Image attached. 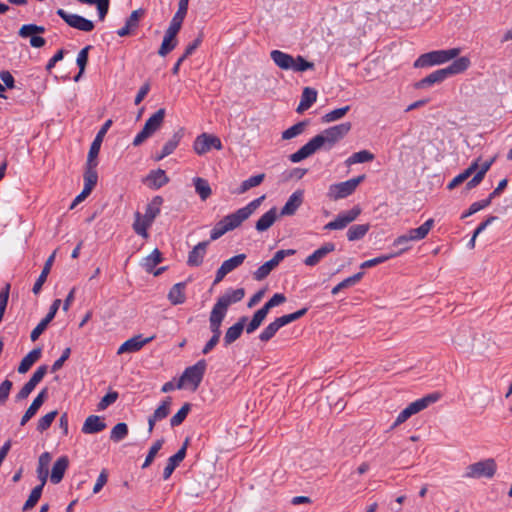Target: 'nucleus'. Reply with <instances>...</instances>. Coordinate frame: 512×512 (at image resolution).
I'll return each mask as SVG.
<instances>
[{
  "label": "nucleus",
  "instance_id": "f257e3e1",
  "mask_svg": "<svg viewBox=\"0 0 512 512\" xmlns=\"http://www.w3.org/2000/svg\"><path fill=\"white\" fill-rule=\"evenodd\" d=\"M351 130V123L345 122L339 125L325 129L320 134L314 136L298 151L291 154L289 159L293 163H298L320 149H331L337 142L343 139Z\"/></svg>",
  "mask_w": 512,
  "mask_h": 512
},
{
  "label": "nucleus",
  "instance_id": "f03ea898",
  "mask_svg": "<svg viewBox=\"0 0 512 512\" xmlns=\"http://www.w3.org/2000/svg\"><path fill=\"white\" fill-rule=\"evenodd\" d=\"M264 199L265 195H262L251 201L245 207H242L235 211L234 213H231L223 217L219 222L215 224V226L211 230L210 239L213 241L217 240L225 233L239 227L245 220H247L253 214V212L261 205Z\"/></svg>",
  "mask_w": 512,
  "mask_h": 512
},
{
  "label": "nucleus",
  "instance_id": "7ed1b4c3",
  "mask_svg": "<svg viewBox=\"0 0 512 512\" xmlns=\"http://www.w3.org/2000/svg\"><path fill=\"white\" fill-rule=\"evenodd\" d=\"M244 296V289L238 288L235 290L227 291L224 295L218 298L217 302L211 310L209 317L210 330L213 333L212 336L220 337V327L227 314L228 307L233 303L240 302Z\"/></svg>",
  "mask_w": 512,
  "mask_h": 512
},
{
  "label": "nucleus",
  "instance_id": "20e7f679",
  "mask_svg": "<svg viewBox=\"0 0 512 512\" xmlns=\"http://www.w3.org/2000/svg\"><path fill=\"white\" fill-rule=\"evenodd\" d=\"M470 59L468 57H460L454 60L448 67L436 70L424 77L415 84V88L422 89L436 83H441L452 75L460 74L468 69Z\"/></svg>",
  "mask_w": 512,
  "mask_h": 512
},
{
  "label": "nucleus",
  "instance_id": "39448f33",
  "mask_svg": "<svg viewBox=\"0 0 512 512\" xmlns=\"http://www.w3.org/2000/svg\"><path fill=\"white\" fill-rule=\"evenodd\" d=\"M274 63L283 70H293L295 72H303L314 68V63L307 61L302 56H293L280 50H273L270 53Z\"/></svg>",
  "mask_w": 512,
  "mask_h": 512
},
{
  "label": "nucleus",
  "instance_id": "423d86ee",
  "mask_svg": "<svg viewBox=\"0 0 512 512\" xmlns=\"http://www.w3.org/2000/svg\"><path fill=\"white\" fill-rule=\"evenodd\" d=\"M459 54V48L431 51L419 56L418 59L414 62V67L424 68L434 65H440L456 58Z\"/></svg>",
  "mask_w": 512,
  "mask_h": 512
},
{
  "label": "nucleus",
  "instance_id": "0eeeda50",
  "mask_svg": "<svg viewBox=\"0 0 512 512\" xmlns=\"http://www.w3.org/2000/svg\"><path fill=\"white\" fill-rule=\"evenodd\" d=\"M165 113V109L160 108L146 120L144 127L133 140L134 146L141 145L146 139L151 137L156 131L160 129L164 122Z\"/></svg>",
  "mask_w": 512,
  "mask_h": 512
},
{
  "label": "nucleus",
  "instance_id": "6e6552de",
  "mask_svg": "<svg viewBox=\"0 0 512 512\" xmlns=\"http://www.w3.org/2000/svg\"><path fill=\"white\" fill-rule=\"evenodd\" d=\"M306 313L307 308H302L294 313L283 315L275 319L261 332V334L259 335L260 340L264 342L269 341L271 338L274 337V335L281 327L300 319Z\"/></svg>",
  "mask_w": 512,
  "mask_h": 512
},
{
  "label": "nucleus",
  "instance_id": "1a4fd4ad",
  "mask_svg": "<svg viewBox=\"0 0 512 512\" xmlns=\"http://www.w3.org/2000/svg\"><path fill=\"white\" fill-rule=\"evenodd\" d=\"M497 471V464L493 458L481 460L466 467L464 477L470 479L492 478Z\"/></svg>",
  "mask_w": 512,
  "mask_h": 512
},
{
  "label": "nucleus",
  "instance_id": "9d476101",
  "mask_svg": "<svg viewBox=\"0 0 512 512\" xmlns=\"http://www.w3.org/2000/svg\"><path fill=\"white\" fill-rule=\"evenodd\" d=\"M365 179V175L349 179L344 182L332 184L329 186L327 196L331 200H339L350 196L358 187V185Z\"/></svg>",
  "mask_w": 512,
  "mask_h": 512
},
{
  "label": "nucleus",
  "instance_id": "9b49d317",
  "mask_svg": "<svg viewBox=\"0 0 512 512\" xmlns=\"http://www.w3.org/2000/svg\"><path fill=\"white\" fill-rule=\"evenodd\" d=\"M56 13L72 28L83 32H90L94 29V23L80 15L70 14L64 9H58Z\"/></svg>",
  "mask_w": 512,
  "mask_h": 512
},
{
  "label": "nucleus",
  "instance_id": "f8f14e48",
  "mask_svg": "<svg viewBox=\"0 0 512 512\" xmlns=\"http://www.w3.org/2000/svg\"><path fill=\"white\" fill-rule=\"evenodd\" d=\"M45 32V27L36 24H25L19 29V36L22 38L30 37V45L34 48H41L45 45L46 41L38 34Z\"/></svg>",
  "mask_w": 512,
  "mask_h": 512
},
{
  "label": "nucleus",
  "instance_id": "ddd939ff",
  "mask_svg": "<svg viewBox=\"0 0 512 512\" xmlns=\"http://www.w3.org/2000/svg\"><path fill=\"white\" fill-rule=\"evenodd\" d=\"M211 148L221 150L222 143L218 137L207 133L199 135L193 144V149L198 155L207 153Z\"/></svg>",
  "mask_w": 512,
  "mask_h": 512
},
{
  "label": "nucleus",
  "instance_id": "4468645a",
  "mask_svg": "<svg viewBox=\"0 0 512 512\" xmlns=\"http://www.w3.org/2000/svg\"><path fill=\"white\" fill-rule=\"evenodd\" d=\"M206 363L204 360L198 361L195 365L185 369L179 379L178 384H200L202 381Z\"/></svg>",
  "mask_w": 512,
  "mask_h": 512
},
{
  "label": "nucleus",
  "instance_id": "2eb2a0df",
  "mask_svg": "<svg viewBox=\"0 0 512 512\" xmlns=\"http://www.w3.org/2000/svg\"><path fill=\"white\" fill-rule=\"evenodd\" d=\"M245 259L246 255L242 253L225 260L216 271L214 284L221 282L228 273L242 265Z\"/></svg>",
  "mask_w": 512,
  "mask_h": 512
},
{
  "label": "nucleus",
  "instance_id": "dca6fc26",
  "mask_svg": "<svg viewBox=\"0 0 512 512\" xmlns=\"http://www.w3.org/2000/svg\"><path fill=\"white\" fill-rule=\"evenodd\" d=\"M188 444H189V439L187 438L184 441L182 447L173 456H171L168 459L167 465L163 471V479L164 480H167L172 475V473L174 472L176 467L184 460V458L186 456Z\"/></svg>",
  "mask_w": 512,
  "mask_h": 512
},
{
  "label": "nucleus",
  "instance_id": "f3484780",
  "mask_svg": "<svg viewBox=\"0 0 512 512\" xmlns=\"http://www.w3.org/2000/svg\"><path fill=\"white\" fill-rule=\"evenodd\" d=\"M441 397L442 394L440 392H432L415 400L414 402H411L407 407L410 409L411 413L415 415L429 407L431 404L436 403Z\"/></svg>",
  "mask_w": 512,
  "mask_h": 512
},
{
  "label": "nucleus",
  "instance_id": "a211bd4d",
  "mask_svg": "<svg viewBox=\"0 0 512 512\" xmlns=\"http://www.w3.org/2000/svg\"><path fill=\"white\" fill-rule=\"evenodd\" d=\"M441 397L442 394L440 392H432L415 400L414 402H411L407 407L410 409L411 413L415 415L429 407L431 404L436 403Z\"/></svg>",
  "mask_w": 512,
  "mask_h": 512
},
{
  "label": "nucleus",
  "instance_id": "6ab92c4d",
  "mask_svg": "<svg viewBox=\"0 0 512 512\" xmlns=\"http://www.w3.org/2000/svg\"><path fill=\"white\" fill-rule=\"evenodd\" d=\"M97 159H91L87 157L86 169L84 173V188L92 192L98 181L97 174Z\"/></svg>",
  "mask_w": 512,
  "mask_h": 512
},
{
  "label": "nucleus",
  "instance_id": "aec40b11",
  "mask_svg": "<svg viewBox=\"0 0 512 512\" xmlns=\"http://www.w3.org/2000/svg\"><path fill=\"white\" fill-rule=\"evenodd\" d=\"M106 426L107 425L102 417L98 415H90L85 419L81 431L84 434H96L103 431Z\"/></svg>",
  "mask_w": 512,
  "mask_h": 512
},
{
  "label": "nucleus",
  "instance_id": "412c9836",
  "mask_svg": "<svg viewBox=\"0 0 512 512\" xmlns=\"http://www.w3.org/2000/svg\"><path fill=\"white\" fill-rule=\"evenodd\" d=\"M336 246L332 242H326L320 248L315 250L311 255L306 257L304 260L305 265L307 266H315L317 265L324 257H326L329 253L335 251Z\"/></svg>",
  "mask_w": 512,
  "mask_h": 512
},
{
  "label": "nucleus",
  "instance_id": "4be33fe9",
  "mask_svg": "<svg viewBox=\"0 0 512 512\" xmlns=\"http://www.w3.org/2000/svg\"><path fill=\"white\" fill-rule=\"evenodd\" d=\"M153 337L143 338L141 335L134 336L126 340L119 348L118 354L136 352L140 350L145 344L149 343Z\"/></svg>",
  "mask_w": 512,
  "mask_h": 512
},
{
  "label": "nucleus",
  "instance_id": "5701e85b",
  "mask_svg": "<svg viewBox=\"0 0 512 512\" xmlns=\"http://www.w3.org/2000/svg\"><path fill=\"white\" fill-rule=\"evenodd\" d=\"M303 202V191L297 190L289 197L285 205L282 207L281 216H292Z\"/></svg>",
  "mask_w": 512,
  "mask_h": 512
},
{
  "label": "nucleus",
  "instance_id": "b1692460",
  "mask_svg": "<svg viewBox=\"0 0 512 512\" xmlns=\"http://www.w3.org/2000/svg\"><path fill=\"white\" fill-rule=\"evenodd\" d=\"M111 125H112V120L111 119H108L102 125V127L98 131L95 139L93 140V142H92V144L90 146V149H89V152H88V158L97 159V156H98L100 148H101V144L103 142V138L106 135V133L109 130V128L111 127Z\"/></svg>",
  "mask_w": 512,
  "mask_h": 512
},
{
  "label": "nucleus",
  "instance_id": "393cba45",
  "mask_svg": "<svg viewBox=\"0 0 512 512\" xmlns=\"http://www.w3.org/2000/svg\"><path fill=\"white\" fill-rule=\"evenodd\" d=\"M209 241L198 243L188 254L187 264L191 267H198L203 263Z\"/></svg>",
  "mask_w": 512,
  "mask_h": 512
},
{
  "label": "nucleus",
  "instance_id": "a878e982",
  "mask_svg": "<svg viewBox=\"0 0 512 512\" xmlns=\"http://www.w3.org/2000/svg\"><path fill=\"white\" fill-rule=\"evenodd\" d=\"M69 466V459L67 456L59 457L53 464L50 481L53 484H58L62 481L64 474Z\"/></svg>",
  "mask_w": 512,
  "mask_h": 512
},
{
  "label": "nucleus",
  "instance_id": "bb28decb",
  "mask_svg": "<svg viewBox=\"0 0 512 512\" xmlns=\"http://www.w3.org/2000/svg\"><path fill=\"white\" fill-rule=\"evenodd\" d=\"M143 13H144V11L142 9H137V10L132 11L130 16L126 20L124 27H122L121 29H119L117 31L118 36L125 37V36L130 35L131 32L134 31L138 27L139 20H140L141 16L143 15Z\"/></svg>",
  "mask_w": 512,
  "mask_h": 512
},
{
  "label": "nucleus",
  "instance_id": "cd10ccee",
  "mask_svg": "<svg viewBox=\"0 0 512 512\" xmlns=\"http://www.w3.org/2000/svg\"><path fill=\"white\" fill-rule=\"evenodd\" d=\"M47 397V389L44 388L38 396L33 400L29 408L26 410L24 415L21 418L20 424L25 425L39 410V408L43 405L45 399Z\"/></svg>",
  "mask_w": 512,
  "mask_h": 512
},
{
  "label": "nucleus",
  "instance_id": "c85d7f7f",
  "mask_svg": "<svg viewBox=\"0 0 512 512\" xmlns=\"http://www.w3.org/2000/svg\"><path fill=\"white\" fill-rule=\"evenodd\" d=\"M55 255H56V251H54L49 257L48 259L46 260L45 264H44V267L38 277V279L36 280L33 288H32V292L37 295L39 294V292L41 291L42 289V286L44 285V283L46 282L47 280V277L51 271V267L53 265V262H54V259H55Z\"/></svg>",
  "mask_w": 512,
  "mask_h": 512
},
{
  "label": "nucleus",
  "instance_id": "c756f323",
  "mask_svg": "<svg viewBox=\"0 0 512 512\" xmlns=\"http://www.w3.org/2000/svg\"><path fill=\"white\" fill-rule=\"evenodd\" d=\"M479 158L473 161L468 168H466L462 173L454 177L447 185L448 190L455 189L458 185L462 184L466 181L479 167Z\"/></svg>",
  "mask_w": 512,
  "mask_h": 512
},
{
  "label": "nucleus",
  "instance_id": "7c9ffc66",
  "mask_svg": "<svg viewBox=\"0 0 512 512\" xmlns=\"http://www.w3.org/2000/svg\"><path fill=\"white\" fill-rule=\"evenodd\" d=\"M246 320V317H241L237 323L227 329L224 335L225 346L232 344L241 336Z\"/></svg>",
  "mask_w": 512,
  "mask_h": 512
},
{
  "label": "nucleus",
  "instance_id": "2f4dec72",
  "mask_svg": "<svg viewBox=\"0 0 512 512\" xmlns=\"http://www.w3.org/2000/svg\"><path fill=\"white\" fill-rule=\"evenodd\" d=\"M278 214L275 207L263 214L255 224L258 232L267 231L277 220Z\"/></svg>",
  "mask_w": 512,
  "mask_h": 512
},
{
  "label": "nucleus",
  "instance_id": "473e14b6",
  "mask_svg": "<svg viewBox=\"0 0 512 512\" xmlns=\"http://www.w3.org/2000/svg\"><path fill=\"white\" fill-rule=\"evenodd\" d=\"M316 99H317V91L313 88L305 87L303 89V92L301 95V100H300V103H299L296 111L298 113L304 112L305 110L309 109L312 106V104L316 101Z\"/></svg>",
  "mask_w": 512,
  "mask_h": 512
},
{
  "label": "nucleus",
  "instance_id": "72a5a7b5",
  "mask_svg": "<svg viewBox=\"0 0 512 512\" xmlns=\"http://www.w3.org/2000/svg\"><path fill=\"white\" fill-rule=\"evenodd\" d=\"M433 225H434V220L428 219L420 227L410 229L406 235L408 236L410 241L422 240L428 235V233L432 229Z\"/></svg>",
  "mask_w": 512,
  "mask_h": 512
},
{
  "label": "nucleus",
  "instance_id": "f704fd0d",
  "mask_svg": "<svg viewBox=\"0 0 512 512\" xmlns=\"http://www.w3.org/2000/svg\"><path fill=\"white\" fill-rule=\"evenodd\" d=\"M185 288L186 284L184 282L176 283L172 286L168 293V299L173 305H179L185 302Z\"/></svg>",
  "mask_w": 512,
  "mask_h": 512
},
{
  "label": "nucleus",
  "instance_id": "c9c22d12",
  "mask_svg": "<svg viewBox=\"0 0 512 512\" xmlns=\"http://www.w3.org/2000/svg\"><path fill=\"white\" fill-rule=\"evenodd\" d=\"M181 138H182V133L181 132L174 133L172 138L169 139L164 144L161 153L155 156V160L156 161H160L163 158H165V157L169 156L170 154H172L175 151V149L177 148Z\"/></svg>",
  "mask_w": 512,
  "mask_h": 512
},
{
  "label": "nucleus",
  "instance_id": "e433bc0d",
  "mask_svg": "<svg viewBox=\"0 0 512 512\" xmlns=\"http://www.w3.org/2000/svg\"><path fill=\"white\" fill-rule=\"evenodd\" d=\"M41 348H34L31 350L20 362L18 372L21 374L26 373L32 365L41 357Z\"/></svg>",
  "mask_w": 512,
  "mask_h": 512
},
{
  "label": "nucleus",
  "instance_id": "4c0bfd02",
  "mask_svg": "<svg viewBox=\"0 0 512 512\" xmlns=\"http://www.w3.org/2000/svg\"><path fill=\"white\" fill-rule=\"evenodd\" d=\"M163 204V198L161 196H155L147 204L145 214L143 215L147 221L154 222L155 218L159 215L161 206Z\"/></svg>",
  "mask_w": 512,
  "mask_h": 512
},
{
  "label": "nucleus",
  "instance_id": "58836bf2",
  "mask_svg": "<svg viewBox=\"0 0 512 512\" xmlns=\"http://www.w3.org/2000/svg\"><path fill=\"white\" fill-rule=\"evenodd\" d=\"M51 461V455L48 452H44L40 455L38 460L37 474L42 485H45L48 478V466Z\"/></svg>",
  "mask_w": 512,
  "mask_h": 512
},
{
  "label": "nucleus",
  "instance_id": "ea45409f",
  "mask_svg": "<svg viewBox=\"0 0 512 512\" xmlns=\"http://www.w3.org/2000/svg\"><path fill=\"white\" fill-rule=\"evenodd\" d=\"M149 186L158 189L169 182V178L162 169L153 170L147 176Z\"/></svg>",
  "mask_w": 512,
  "mask_h": 512
},
{
  "label": "nucleus",
  "instance_id": "a19ab883",
  "mask_svg": "<svg viewBox=\"0 0 512 512\" xmlns=\"http://www.w3.org/2000/svg\"><path fill=\"white\" fill-rule=\"evenodd\" d=\"M135 221L133 223V229L134 231L142 236L143 238L147 239L149 234L147 232L148 228L152 225L151 221H147V219L141 215L139 212L135 213Z\"/></svg>",
  "mask_w": 512,
  "mask_h": 512
},
{
  "label": "nucleus",
  "instance_id": "79ce46f5",
  "mask_svg": "<svg viewBox=\"0 0 512 512\" xmlns=\"http://www.w3.org/2000/svg\"><path fill=\"white\" fill-rule=\"evenodd\" d=\"M195 190L197 194L200 196L201 200L205 201L208 199L211 194L212 190L211 187L206 179H203L201 177H196L193 179Z\"/></svg>",
  "mask_w": 512,
  "mask_h": 512
},
{
  "label": "nucleus",
  "instance_id": "37998d69",
  "mask_svg": "<svg viewBox=\"0 0 512 512\" xmlns=\"http://www.w3.org/2000/svg\"><path fill=\"white\" fill-rule=\"evenodd\" d=\"M162 261V254L159 249L155 248L143 260V267L148 273H152L154 268Z\"/></svg>",
  "mask_w": 512,
  "mask_h": 512
},
{
  "label": "nucleus",
  "instance_id": "c03bdc74",
  "mask_svg": "<svg viewBox=\"0 0 512 512\" xmlns=\"http://www.w3.org/2000/svg\"><path fill=\"white\" fill-rule=\"evenodd\" d=\"M369 224H357L353 225L348 229L347 238L349 241H356L363 238L369 231Z\"/></svg>",
  "mask_w": 512,
  "mask_h": 512
},
{
  "label": "nucleus",
  "instance_id": "a18cd8bd",
  "mask_svg": "<svg viewBox=\"0 0 512 512\" xmlns=\"http://www.w3.org/2000/svg\"><path fill=\"white\" fill-rule=\"evenodd\" d=\"M374 159V154L369 152L368 150H361L352 154L347 160L346 165L350 166L357 163H365L370 162Z\"/></svg>",
  "mask_w": 512,
  "mask_h": 512
},
{
  "label": "nucleus",
  "instance_id": "49530a36",
  "mask_svg": "<svg viewBox=\"0 0 512 512\" xmlns=\"http://www.w3.org/2000/svg\"><path fill=\"white\" fill-rule=\"evenodd\" d=\"M308 125L307 121H301L282 132L283 140H290L302 134Z\"/></svg>",
  "mask_w": 512,
  "mask_h": 512
},
{
  "label": "nucleus",
  "instance_id": "de8ad7c7",
  "mask_svg": "<svg viewBox=\"0 0 512 512\" xmlns=\"http://www.w3.org/2000/svg\"><path fill=\"white\" fill-rule=\"evenodd\" d=\"M128 432V425L124 422H119L112 428L110 433V439L116 443L120 442L127 437Z\"/></svg>",
  "mask_w": 512,
  "mask_h": 512
},
{
  "label": "nucleus",
  "instance_id": "09e8293b",
  "mask_svg": "<svg viewBox=\"0 0 512 512\" xmlns=\"http://www.w3.org/2000/svg\"><path fill=\"white\" fill-rule=\"evenodd\" d=\"M264 178L265 174L261 173L244 180L238 189V194H243L247 192L249 189L260 185L263 182Z\"/></svg>",
  "mask_w": 512,
  "mask_h": 512
},
{
  "label": "nucleus",
  "instance_id": "8fccbe9b",
  "mask_svg": "<svg viewBox=\"0 0 512 512\" xmlns=\"http://www.w3.org/2000/svg\"><path fill=\"white\" fill-rule=\"evenodd\" d=\"M364 273L363 272H358L356 274H354L353 276H350L346 279H344L343 281H341L340 283H338L331 291V293L333 295H336L339 291H341L342 289H345V288H348L350 286H353L355 285L356 283H358L362 277H363Z\"/></svg>",
  "mask_w": 512,
  "mask_h": 512
},
{
  "label": "nucleus",
  "instance_id": "3c124183",
  "mask_svg": "<svg viewBox=\"0 0 512 512\" xmlns=\"http://www.w3.org/2000/svg\"><path fill=\"white\" fill-rule=\"evenodd\" d=\"M91 49V46L88 45L86 47H84L83 49L80 50V52L78 53V56H77V59H76V63L79 67V72L78 74L74 77V81H79L80 77L82 76L84 70H85V67L87 65V62H88V52L89 50Z\"/></svg>",
  "mask_w": 512,
  "mask_h": 512
},
{
  "label": "nucleus",
  "instance_id": "603ef678",
  "mask_svg": "<svg viewBox=\"0 0 512 512\" xmlns=\"http://www.w3.org/2000/svg\"><path fill=\"white\" fill-rule=\"evenodd\" d=\"M43 487H44V485L39 484L32 489L28 499L26 500V502L23 505V508H22L23 511H27V510L33 508L37 504V502L39 501V499L42 495Z\"/></svg>",
  "mask_w": 512,
  "mask_h": 512
},
{
  "label": "nucleus",
  "instance_id": "864d4df0",
  "mask_svg": "<svg viewBox=\"0 0 512 512\" xmlns=\"http://www.w3.org/2000/svg\"><path fill=\"white\" fill-rule=\"evenodd\" d=\"M176 45H177L176 37L165 34L162 44L158 50V54L161 57H165L176 47Z\"/></svg>",
  "mask_w": 512,
  "mask_h": 512
},
{
  "label": "nucleus",
  "instance_id": "5fc2aeb1",
  "mask_svg": "<svg viewBox=\"0 0 512 512\" xmlns=\"http://www.w3.org/2000/svg\"><path fill=\"white\" fill-rule=\"evenodd\" d=\"M350 110V107L349 106H345V107H341V108H337L335 110H332L328 113H326L323 117H322V123H330V122H334L336 120H339L341 118H343L347 112Z\"/></svg>",
  "mask_w": 512,
  "mask_h": 512
},
{
  "label": "nucleus",
  "instance_id": "6e6d98bb",
  "mask_svg": "<svg viewBox=\"0 0 512 512\" xmlns=\"http://www.w3.org/2000/svg\"><path fill=\"white\" fill-rule=\"evenodd\" d=\"M191 409V405L189 403H185L178 412L172 416L170 419V425L172 427L179 426L183 423V421L186 419L189 411Z\"/></svg>",
  "mask_w": 512,
  "mask_h": 512
},
{
  "label": "nucleus",
  "instance_id": "4d7b16f0",
  "mask_svg": "<svg viewBox=\"0 0 512 512\" xmlns=\"http://www.w3.org/2000/svg\"><path fill=\"white\" fill-rule=\"evenodd\" d=\"M163 443H164V439H159L153 443V445L150 447L149 452L145 458L142 468H147L148 466L151 465L155 456L157 455L159 450L162 448Z\"/></svg>",
  "mask_w": 512,
  "mask_h": 512
},
{
  "label": "nucleus",
  "instance_id": "13d9d810",
  "mask_svg": "<svg viewBox=\"0 0 512 512\" xmlns=\"http://www.w3.org/2000/svg\"><path fill=\"white\" fill-rule=\"evenodd\" d=\"M57 414H58L57 410H54V411H51V412L45 414L44 416H42L38 420L37 430L39 432L46 431L51 426V424L53 423V421H54L55 417L57 416Z\"/></svg>",
  "mask_w": 512,
  "mask_h": 512
},
{
  "label": "nucleus",
  "instance_id": "bf43d9fd",
  "mask_svg": "<svg viewBox=\"0 0 512 512\" xmlns=\"http://www.w3.org/2000/svg\"><path fill=\"white\" fill-rule=\"evenodd\" d=\"M171 398H166L161 405L154 411L152 416L161 421L165 419L170 413Z\"/></svg>",
  "mask_w": 512,
  "mask_h": 512
},
{
  "label": "nucleus",
  "instance_id": "052dcab7",
  "mask_svg": "<svg viewBox=\"0 0 512 512\" xmlns=\"http://www.w3.org/2000/svg\"><path fill=\"white\" fill-rule=\"evenodd\" d=\"M274 268H276V267L273 265V263L270 260L265 262L254 272V274H253L254 279L257 281H261V280L265 279Z\"/></svg>",
  "mask_w": 512,
  "mask_h": 512
},
{
  "label": "nucleus",
  "instance_id": "680f3d73",
  "mask_svg": "<svg viewBox=\"0 0 512 512\" xmlns=\"http://www.w3.org/2000/svg\"><path fill=\"white\" fill-rule=\"evenodd\" d=\"M490 205V199H484L478 202H474L470 205L469 209L461 216L462 219L467 218L478 211L488 207Z\"/></svg>",
  "mask_w": 512,
  "mask_h": 512
},
{
  "label": "nucleus",
  "instance_id": "e2e57ef3",
  "mask_svg": "<svg viewBox=\"0 0 512 512\" xmlns=\"http://www.w3.org/2000/svg\"><path fill=\"white\" fill-rule=\"evenodd\" d=\"M265 318H266V316H265L262 312H260L259 310H257V311L254 313V315H253V317H252L251 321H250V322H249V324L247 325V327H246V332H247L248 334H250V333L254 332V331H255V330H256V329H257V328L262 324V322L264 321V319H265Z\"/></svg>",
  "mask_w": 512,
  "mask_h": 512
},
{
  "label": "nucleus",
  "instance_id": "0e129e2a",
  "mask_svg": "<svg viewBox=\"0 0 512 512\" xmlns=\"http://www.w3.org/2000/svg\"><path fill=\"white\" fill-rule=\"evenodd\" d=\"M118 398V393L115 392V391H112V392H109L107 393L101 400L100 402L98 403L97 405V410L98 411H103L105 410L108 406H110L111 404H113Z\"/></svg>",
  "mask_w": 512,
  "mask_h": 512
},
{
  "label": "nucleus",
  "instance_id": "69168bd1",
  "mask_svg": "<svg viewBox=\"0 0 512 512\" xmlns=\"http://www.w3.org/2000/svg\"><path fill=\"white\" fill-rule=\"evenodd\" d=\"M347 220L339 214L333 221H330L324 226L326 230H341L348 226Z\"/></svg>",
  "mask_w": 512,
  "mask_h": 512
},
{
  "label": "nucleus",
  "instance_id": "338daca9",
  "mask_svg": "<svg viewBox=\"0 0 512 512\" xmlns=\"http://www.w3.org/2000/svg\"><path fill=\"white\" fill-rule=\"evenodd\" d=\"M10 292V284H6L0 292V322L4 316Z\"/></svg>",
  "mask_w": 512,
  "mask_h": 512
},
{
  "label": "nucleus",
  "instance_id": "774afa93",
  "mask_svg": "<svg viewBox=\"0 0 512 512\" xmlns=\"http://www.w3.org/2000/svg\"><path fill=\"white\" fill-rule=\"evenodd\" d=\"M48 319L43 318L30 334L31 341H36L49 325Z\"/></svg>",
  "mask_w": 512,
  "mask_h": 512
}]
</instances>
